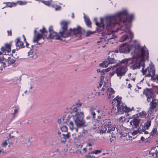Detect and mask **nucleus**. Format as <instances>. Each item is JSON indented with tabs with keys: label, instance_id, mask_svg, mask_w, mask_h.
Returning <instances> with one entry per match:
<instances>
[{
	"label": "nucleus",
	"instance_id": "f257e3e1",
	"mask_svg": "<svg viewBox=\"0 0 158 158\" xmlns=\"http://www.w3.org/2000/svg\"><path fill=\"white\" fill-rule=\"evenodd\" d=\"M134 15L131 14L129 15H128L127 11L124 10L116 14L108 16L106 18V20L107 22V28H109L113 27L114 25L117 26L121 25V29H124L126 31H130V28L128 27L127 25V21L128 20L131 22L133 19Z\"/></svg>",
	"mask_w": 158,
	"mask_h": 158
},
{
	"label": "nucleus",
	"instance_id": "f03ea898",
	"mask_svg": "<svg viewBox=\"0 0 158 158\" xmlns=\"http://www.w3.org/2000/svg\"><path fill=\"white\" fill-rule=\"evenodd\" d=\"M148 50L145 46L143 47L139 44L135 45L133 56L137 58L134 60L131 58V60H129L131 61L130 63L131 64V68L135 70L140 68V66L144 68L145 59L148 60Z\"/></svg>",
	"mask_w": 158,
	"mask_h": 158
},
{
	"label": "nucleus",
	"instance_id": "7ed1b4c3",
	"mask_svg": "<svg viewBox=\"0 0 158 158\" xmlns=\"http://www.w3.org/2000/svg\"><path fill=\"white\" fill-rule=\"evenodd\" d=\"M98 113L97 118H95L93 122V128H99L102 125H103L100 129V134L101 135L107 133H110L115 130V127L114 125L110 119H104L105 114L104 111L100 109L97 111Z\"/></svg>",
	"mask_w": 158,
	"mask_h": 158
},
{
	"label": "nucleus",
	"instance_id": "20e7f679",
	"mask_svg": "<svg viewBox=\"0 0 158 158\" xmlns=\"http://www.w3.org/2000/svg\"><path fill=\"white\" fill-rule=\"evenodd\" d=\"M107 17H106L104 19L101 18L100 23L96 22V25L97 26V27L95 31V32H99L102 31L104 29V26H105L106 29L104 32L102 33V34L103 36L102 39L106 41L116 37V36L114 35L113 32L114 26H116V25H114L113 27L111 26V27L110 28H107V23L106 19Z\"/></svg>",
	"mask_w": 158,
	"mask_h": 158
},
{
	"label": "nucleus",
	"instance_id": "39448f33",
	"mask_svg": "<svg viewBox=\"0 0 158 158\" xmlns=\"http://www.w3.org/2000/svg\"><path fill=\"white\" fill-rule=\"evenodd\" d=\"M69 23L68 22L65 21L61 22V28L60 31V33L61 36H63L64 38H67L71 35H75L77 34L81 33V28L79 26L73 29L70 28V31H68L67 29V26Z\"/></svg>",
	"mask_w": 158,
	"mask_h": 158
},
{
	"label": "nucleus",
	"instance_id": "423d86ee",
	"mask_svg": "<svg viewBox=\"0 0 158 158\" xmlns=\"http://www.w3.org/2000/svg\"><path fill=\"white\" fill-rule=\"evenodd\" d=\"M73 119L77 127H74L73 123L72 121L69 122V125L71 130L75 129L76 132L78 131V128L83 127L86 126L85 122L84 119L83 112H77L73 116Z\"/></svg>",
	"mask_w": 158,
	"mask_h": 158
},
{
	"label": "nucleus",
	"instance_id": "0eeeda50",
	"mask_svg": "<svg viewBox=\"0 0 158 158\" xmlns=\"http://www.w3.org/2000/svg\"><path fill=\"white\" fill-rule=\"evenodd\" d=\"M143 93L146 96L148 102H150V106L148 109L154 111L155 112H157L158 110V99L154 98L155 95L152 89L146 88L144 89Z\"/></svg>",
	"mask_w": 158,
	"mask_h": 158
},
{
	"label": "nucleus",
	"instance_id": "6e6552de",
	"mask_svg": "<svg viewBox=\"0 0 158 158\" xmlns=\"http://www.w3.org/2000/svg\"><path fill=\"white\" fill-rule=\"evenodd\" d=\"M131 60V58H128L122 60L119 63L114 65V67H116L115 73L118 77H119L120 79L121 77L124 75L128 69L127 68V64L129 60Z\"/></svg>",
	"mask_w": 158,
	"mask_h": 158
},
{
	"label": "nucleus",
	"instance_id": "1a4fd4ad",
	"mask_svg": "<svg viewBox=\"0 0 158 158\" xmlns=\"http://www.w3.org/2000/svg\"><path fill=\"white\" fill-rule=\"evenodd\" d=\"M141 71L143 75L148 77H151L154 81L158 83V75H155V68L152 63L151 62L145 70L144 68H142Z\"/></svg>",
	"mask_w": 158,
	"mask_h": 158
},
{
	"label": "nucleus",
	"instance_id": "9d476101",
	"mask_svg": "<svg viewBox=\"0 0 158 158\" xmlns=\"http://www.w3.org/2000/svg\"><path fill=\"white\" fill-rule=\"evenodd\" d=\"M115 30H114V31L116 32L120 31H122L119 32L121 34L125 33V34L123 35L120 40V41L122 42L124 41L129 38L132 40L133 38V33L131 31L130 29V31L127 32L124 29L123 30L121 29V25H118V26H114V28H115Z\"/></svg>",
	"mask_w": 158,
	"mask_h": 158
},
{
	"label": "nucleus",
	"instance_id": "9b49d317",
	"mask_svg": "<svg viewBox=\"0 0 158 158\" xmlns=\"http://www.w3.org/2000/svg\"><path fill=\"white\" fill-rule=\"evenodd\" d=\"M121 97H118V96H117L114 98V99L117 101L116 106L119 114H123L124 112H128L131 110L130 108H128L125 104L121 102Z\"/></svg>",
	"mask_w": 158,
	"mask_h": 158
},
{
	"label": "nucleus",
	"instance_id": "f8f14e48",
	"mask_svg": "<svg viewBox=\"0 0 158 158\" xmlns=\"http://www.w3.org/2000/svg\"><path fill=\"white\" fill-rule=\"evenodd\" d=\"M40 31L41 33L43 34L45 37L47 39H55L56 40H62L61 38V37H63V36L61 35L60 32L59 33L60 36L58 35L57 33L54 31H52L49 34H48L47 31L44 27H43L42 29H40Z\"/></svg>",
	"mask_w": 158,
	"mask_h": 158
},
{
	"label": "nucleus",
	"instance_id": "ddd939ff",
	"mask_svg": "<svg viewBox=\"0 0 158 158\" xmlns=\"http://www.w3.org/2000/svg\"><path fill=\"white\" fill-rule=\"evenodd\" d=\"M36 29L35 28L34 31V36L33 41V42L34 43L37 42L39 45H40L42 44L44 41L42 42H38V41L43 38L45 37V36H44L43 34L41 33V34L38 33L37 35H36Z\"/></svg>",
	"mask_w": 158,
	"mask_h": 158
},
{
	"label": "nucleus",
	"instance_id": "4468645a",
	"mask_svg": "<svg viewBox=\"0 0 158 158\" xmlns=\"http://www.w3.org/2000/svg\"><path fill=\"white\" fill-rule=\"evenodd\" d=\"M141 119L139 118H136L133 119L130 122V123L132 125V127L133 128H136L139 131V130L141 129L142 126L140 125L139 126V124L140 123Z\"/></svg>",
	"mask_w": 158,
	"mask_h": 158
},
{
	"label": "nucleus",
	"instance_id": "2eb2a0df",
	"mask_svg": "<svg viewBox=\"0 0 158 158\" xmlns=\"http://www.w3.org/2000/svg\"><path fill=\"white\" fill-rule=\"evenodd\" d=\"M119 52L121 53H128L130 49L129 45L127 44H122L119 46Z\"/></svg>",
	"mask_w": 158,
	"mask_h": 158
},
{
	"label": "nucleus",
	"instance_id": "dca6fc26",
	"mask_svg": "<svg viewBox=\"0 0 158 158\" xmlns=\"http://www.w3.org/2000/svg\"><path fill=\"white\" fill-rule=\"evenodd\" d=\"M15 45L16 47V50H18L20 48H24L25 46H24L23 43L21 41V39L20 38H17L15 41Z\"/></svg>",
	"mask_w": 158,
	"mask_h": 158
},
{
	"label": "nucleus",
	"instance_id": "f3484780",
	"mask_svg": "<svg viewBox=\"0 0 158 158\" xmlns=\"http://www.w3.org/2000/svg\"><path fill=\"white\" fill-rule=\"evenodd\" d=\"M96 110V108L92 106L89 107V112L90 115L92 116V118L94 120H95L96 118V114L94 110Z\"/></svg>",
	"mask_w": 158,
	"mask_h": 158
},
{
	"label": "nucleus",
	"instance_id": "a211bd4d",
	"mask_svg": "<svg viewBox=\"0 0 158 158\" xmlns=\"http://www.w3.org/2000/svg\"><path fill=\"white\" fill-rule=\"evenodd\" d=\"M154 112V111L148 109L147 112V116L146 118V119H148L152 121L153 120L155 117Z\"/></svg>",
	"mask_w": 158,
	"mask_h": 158
},
{
	"label": "nucleus",
	"instance_id": "6ab92c4d",
	"mask_svg": "<svg viewBox=\"0 0 158 158\" xmlns=\"http://www.w3.org/2000/svg\"><path fill=\"white\" fill-rule=\"evenodd\" d=\"M1 50L3 52L7 51L9 53L11 51L10 44L8 43L5 44L4 46H2L1 48Z\"/></svg>",
	"mask_w": 158,
	"mask_h": 158
},
{
	"label": "nucleus",
	"instance_id": "aec40b11",
	"mask_svg": "<svg viewBox=\"0 0 158 158\" xmlns=\"http://www.w3.org/2000/svg\"><path fill=\"white\" fill-rule=\"evenodd\" d=\"M156 147L152 148L150 152L151 158H158V152L156 149L155 150Z\"/></svg>",
	"mask_w": 158,
	"mask_h": 158
},
{
	"label": "nucleus",
	"instance_id": "412c9836",
	"mask_svg": "<svg viewBox=\"0 0 158 158\" xmlns=\"http://www.w3.org/2000/svg\"><path fill=\"white\" fill-rule=\"evenodd\" d=\"M107 91L106 92V94L107 95H109V97L110 98H113V94H114L115 91L112 88H106Z\"/></svg>",
	"mask_w": 158,
	"mask_h": 158
},
{
	"label": "nucleus",
	"instance_id": "4be33fe9",
	"mask_svg": "<svg viewBox=\"0 0 158 158\" xmlns=\"http://www.w3.org/2000/svg\"><path fill=\"white\" fill-rule=\"evenodd\" d=\"M146 121L144 123V126H142V127L144 129H148L151 125L152 121L148 119H146Z\"/></svg>",
	"mask_w": 158,
	"mask_h": 158
},
{
	"label": "nucleus",
	"instance_id": "5701e85b",
	"mask_svg": "<svg viewBox=\"0 0 158 158\" xmlns=\"http://www.w3.org/2000/svg\"><path fill=\"white\" fill-rule=\"evenodd\" d=\"M70 133L69 132H66V133L62 134L60 135V137H61L62 139H64V140H63V141H65L66 140L70 138Z\"/></svg>",
	"mask_w": 158,
	"mask_h": 158
},
{
	"label": "nucleus",
	"instance_id": "b1692460",
	"mask_svg": "<svg viewBox=\"0 0 158 158\" xmlns=\"http://www.w3.org/2000/svg\"><path fill=\"white\" fill-rule=\"evenodd\" d=\"M16 61V60L14 57H8L7 60V61L8 63V66L14 64Z\"/></svg>",
	"mask_w": 158,
	"mask_h": 158
},
{
	"label": "nucleus",
	"instance_id": "393cba45",
	"mask_svg": "<svg viewBox=\"0 0 158 158\" xmlns=\"http://www.w3.org/2000/svg\"><path fill=\"white\" fill-rule=\"evenodd\" d=\"M3 59H2L1 58H0V70H3V68L5 69L6 66V64L5 62H3L4 59L3 57Z\"/></svg>",
	"mask_w": 158,
	"mask_h": 158
},
{
	"label": "nucleus",
	"instance_id": "a878e982",
	"mask_svg": "<svg viewBox=\"0 0 158 158\" xmlns=\"http://www.w3.org/2000/svg\"><path fill=\"white\" fill-rule=\"evenodd\" d=\"M150 135L153 136L158 135V132L157 131V128L156 127L153 128L152 131L150 133Z\"/></svg>",
	"mask_w": 158,
	"mask_h": 158
},
{
	"label": "nucleus",
	"instance_id": "bb28decb",
	"mask_svg": "<svg viewBox=\"0 0 158 158\" xmlns=\"http://www.w3.org/2000/svg\"><path fill=\"white\" fill-rule=\"evenodd\" d=\"M109 64L108 61L107 59H106V60H105V61L103 62L102 63H101L99 65L100 67H102V68L106 67L108 66Z\"/></svg>",
	"mask_w": 158,
	"mask_h": 158
},
{
	"label": "nucleus",
	"instance_id": "cd10ccee",
	"mask_svg": "<svg viewBox=\"0 0 158 158\" xmlns=\"http://www.w3.org/2000/svg\"><path fill=\"white\" fill-rule=\"evenodd\" d=\"M84 18L85 19V22L87 26L88 27H91V22L90 21L89 19V18L88 17L87 18L85 15L84 16Z\"/></svg>",
	"mask_w": 158,
	"mask_h": 158
},
{
	"label": "nucleus",
	"instance_id": "c85d7f7f",
	"mask_svg": "<svg viewBox=\"0 0 158 158\" xmlns=\"http://www.w3.org/2000/svg\"><path fill=\"white\" fill-rule=\"evenodd\" d=\"M107 59L109 64L116 63V61L114 58H111L110 56H108Z\"/></svg>",
	"mask_w": 158,
	"mask_h": 158
},
{
	"label": "nucleus",
	"instance_id": "c756f323",
	"mask_svg": "<svg viewBox=\"0 0 158 158\" xmlns=\"http://www.w3.org/2000/svg\"><path fill=\"white\" fill-rule=\"evenodd\" d=\"M72 136L74 139L76 140H80L81 139V135L80 134H78V135H77L75 133L73 134L72 135Z\"/></svg>",
	"mask_w": 158,
	"mask_h": 158
},
{
	"label": "nucleus",
	"instance_id": "7c9ffc66",
	"mask_svg": "<svg viewBox=\"0 0 158 158\" xmlns=\"http://www.w3.org/2000/svg\"><path fill=\"white\" fill-rule=\"evenodd\" d=\"M68 119H66L65 117H63L62 119V121L61 119H58V122L59 124L64 123H66L67 121H68Z\"/></svg>",
	"mask_w": 158,
	"mask_h": 158
},
{
	"label": "nucleus",
	"instance_id": "2f4dec72",
	"mask_svg": "<svg viewBox=\"0 0 158 158\" xmlns=\"http://www.w3.org/2000/svg\"><path fill=\"white\" fill-rule=\"evenodd\" d=\"M139 116H140L142 117H145L147 115L146 112L144 111H142L141 112L138 113Z\"/></svg>",
	"mask_w": 158,
	"mask_h": 158
},
{
	"label": "nucleus",
	"instance_id": "473e14b6",
	"mask_svg": "<svg viewBox=\"0 0 158 158\" xmlns=\"http://www.w3.org/2000/svg\"><path fill=\"white\" fill-rule=\"evenodd\" d=\"M19 110V108L18 107H15V109H14V112L12 114L13 116L14 117L15 114H17Z\"/></svg>",
	"mask_w": 158,
	"mask_h": 158
},
{
	"label": "nucleus",
	"instance_id": "72a5a7b5",
	"mask_svg": "<svg viewBox=\"0 0 158 158\" xmlns=\"http://www.w3.org/2000/svg\"><path fill=\"white\" fill-rule=\"evenodd\" d=\"M111 112L114 113L116 114H119V112L118 110V109L117 110L116 108L113 107L111 110Z\"/></svg>",
	"mask_w": 158,
	"mask_h": 158
},
{
	"label": "nucleus",
	"instance_id": "f704fd0d",
	"mask_svg": "<svg viewBox=\"0 0 158 158\" xmlns=\"http://www.w3.org/2000/svg\"><path fill=\"white\" fill-rule=\"evenodd\" d=\"M42 2L44 3V4L46 5H47L48 6H51V2H49L45 1V0H42Z\"/></svg>",
	"mask_w": 158,
	"mask_h": 158
},
{
	"label": "nucleus",
	"instance_id": "c9c22d12",
	"mask_svg": "<svg viewBox=\"0 0 158 158\" xmlns=\"http://www.w3.org/2000/svg\"><path fill=\"white\" fill-rule=\"evenodd\" d=\"M95 32V31H88L86 32V36H89L90 35H92Z\"/></svg>",
	"mask_w": 158,
	"mask_h": 158
},
{
	"label": "nucleus",
	"instance_id": "e433bc0d",
	"mask_svg": "<svg viewBox=\"0 0 158 158\" xmlns=\"http://www.w3.org/2000/svg\"><path fill=\"white\" fill-rule=\"evenodd\" d=\"M34 54H35V53L31 50V51L29 52L28 53V55L30 57L33 58V57Z\"/></svg>",
	"mask_w": 158,
	"mask_h": 158
},
{
	"label": "nucleus",
	"instance_id": "4c0bfd02",
	"mask_svg": "<svg viewBox=\"0 0 158 158\" xmlns=\"http://www.w3.org/2000/svg\"><path fill=\"white\" fill-rule=\"evenodd\" d=\"M61 131L63 132H66L67 131V127L66 126H63L60 127Z\"/></svg>",
	"mask_w": 158,
	"mask_h": 158
},
{
	"label": "nucleus",
	"instance_id": "58836bf2",
	"mask_svg": "<svg viewBox=\"0 0 158 158\" xmlns=\"http://www.w3.org/2000/svg\"><path fill=\"white\" fill-rule=\"evenodd\" d=\"M101 151L100 150H97L94 151H93L90 152L91 154H98L101 152Z\"/></svg>",
	"mask_w": 158,
	"mask_h": 158
},
{
	"label": "nucleus",
	"instance_id": "ea45409f",
	"mask_svg": "<svg viewBox=\"0 0 158 158\" xmlns=\"http://www.w3.org/2000/svg\"><path fill=\"white\" fill-rule=\"evenodd\" d=\"M15 3H11L10 2H7L6 4V6L7 7H11L14 6H15Z\"/></svg>",
	"mask_w": 158,
	"mask_h": 158
},
{
	"label": "nucleus",
	"instance_id": "a19ab883",
	"mask_svg": "<svg viewBox=\"0 0 158 158\" xmlns=\"http://www.w3.org/2000/svg\"><path fill=\"white\" fill-rule=\"evenodd\" d=\"M53 153L54 154V155H59L60 153H61V152L59 150V149H57Z\"/></svg>",
	"mask_w": 158,
	"mask_h": 158
},
{
	"label": "nucleus",
	"instance_id": "79ce46f5",
	"mask_svg": "<svg viewBox=\"0 0 158 158\" xmlns=\"http://www.w3.org/2000/svg\"><path fill=\"white\" fill-rule=\"evenodd\" d=\"M90 154H91L90 153V152H89L88 153V155H86L85 156V158H94L95 157V156H93L91 155H90Z\"/></svg>",
	"mask_w": 158,
	"mask_h": 158
},
{
	"label": "nucleus",
	"instance_id": "37998d69",
	"mask_svg": "<svg viewBox=\"0 0 158 158\" xmlns=\"http://www.w3.org/2000/svg\"><path fill=\"white\" fill-rule=\"evenodd\" d=\"M18 3L20 5H23L26 4L27 2L25 1H19L18 2Z\"/></svg>",
	"mask_w": 158,
	"mask_h": 158
},
{
	"label": "nucleus",
	"instance_id": "c03bdc74",
	"mask_svg": "<svg viewBox=\"0 0 158 158\" xmlns=\"http://www.w3.org/2000/svg\"><path fill=\"white\" fill-rule=\"evenodd\" d=\"M146 130H147V129H144L143 128V127L141 128V129L139 130V131H142L144 132V134H148V132L147 131H146Z\"/></svg>",
	"mask_w": 158,
	"mask_h": 158
},
{
	"label": "nucleus",
	"instance_id": "a18cd8bd",
	"mask_svg": "<svg viewBox=\"0 0 158 158\" xmlns=\"http://www.w3.org/2000/svg\"><path fill=\"white\" fill-rule=\"evenodd\" d=\"M78 111H80V110L77 107H74L73 110V112H76V113H77V112Z\"/></svg>",
	"mask_w": 158,
	"mask_h": 158
},
{
	"label": "nucleus",
	"instance_id": "49530a36",
	"mask_svg": "<svg viewBox=\"0 0 158 158\" xmlns=\"http://www.w3.org/2000/svg\"><path fill=\"white\" fill-rule=\"evenodd\" d=\"M112 137H110V141L112 142L115 139V136H113L112 135H111Z\"/></svg>",
	"mask_w": 158,
	"mask_h": 158
},
{
	"label": "nucleus",
	"instance_id": "de8ad7c7",
	"mask_svg": "<svg viewBox=\"0 0 158 158\" xmlns=\"http://www.w3.org/2000/svg\"><path fill=\"white\" fill-rule=\"evenodd\" d=\"M7 145V143L6 141H4L2 143V146L4 147H6Z\"/></svg>",
	"mask_w": 158,
	"mask_h": 158
},
{
	"label": "nucleus",
	"instance_id": "09e8293b",
	"mask_svg": "<svg viewBox=\"0 0 158 158\" xmlns=\"http://www.w3.org/2000/svg\"><path fill=\"white\" fill-rule=\"evenodd\" d=\"M49 31L50 33L54 31L52 30V27L51 26H50L49 28Z\"/></svg>",
	"mask_w": 158,
	"mask_h": 158
},
{
	"label": "nucleus",
	"instance_id": "8fccbe9b",
	"mask_svg": "<svg viewBox=\"0 0 158 158\" xmlns=\"http://www.w3.org/2000/svg\"><path fill=\"white\" fill-rule=\"evenodd\" d=\"M60 6H59L57 5L55 8V10H59L60 9Z\"/></svg>",
	"mask_w": 158,
	"mask_h": 158
},
{
	"label": "nucleus",
	"instance_id": "3c124183",
	"mask_svg": "<svg viewBox=\"0 0 158 158\" xmlns=\"http://www.w3.org/2000/svg\"><path fill=\"white\" fill-rule=\"evenodd\" d=\"M138 131H139L138 130H138H136L135 131H134V132L132 133V134L134 135H135L136 134H137V133H138Z\"/></svg>",
	"mask_w": 158,
	"mask_h": 158
},
{
	"label": "nucleus",
	"instance_id": "603ef678",
	"mask_svg": "<svg viewBox=\"0 0 158 158\" xmlns=\"http://www.w3.org/2000/svg\"><path fill=\"white\" fill-rule=\"evenodd\" d=\"M7 33H8V36H11V35H12V32H11V30H10V31L8 30V31H7Z\"/></svg>",
	"mask_w": 158,
	"mask_h": 158
},
{
	"label": "nucleus",
	"instance_id": "864d4df0",
	"mask_svg": "<svg viewBox=\"0 0 158 158\" xmlns=\"http://www.w3.org/2000/svg\"><path fill=\"white\" fill-rule=\"evenodd\" d=\"M113 52L115 53H117L119 52V46L118 47L117 49L114 50Z\"/></svg>",
	"mask_w": 158,
	"mask_h": 158
},
{
	"label": "nucleus",
	"instance_id": "5fc2aeb1",
	"mask_svg": "<svg viewBox=\"0 0 158 158\" xmlns=\"http://www.w3.org/2000/svg\"><path fill=\"white\" fill-rule=\"evenodd\" d=\"M110 68H108L106 69L105 70L104 69L103 70H104L106 72H107L109 71L110 70Z\"/></svg>",
	"mask_w": 158,
	"mask_h": 158
},
{
	"label": "nucleus",
	"instance_id": "6e6d98bb",
	"mask_svg": "<svg viewBox=\"0 0 158 158\" xmlns=\"http://www.w3.org/2000/svg\"><path fill=\"white\" fill-rule=\"evenodd\" d=\"M125 119V118L124 117H121L119 118L120 120H122L123 121H124Z\"/></svg>",
	"mask_w": 158,
	"mask_h": 158
},
{
	"label": "nucleus",
	"instance_id": "4d7b16f0",
	"mask_svg": "<svg viewBox=\"0 0 158 158\" xmlns=\"http://www.w3.org/2000/svg\"><path fill=\"white\" fill-rule=\"evenodd\" d=\"M4 152V151L3 149L0 148V154H1L2 153H3Z\"/></svg>",
	"mask_w": 158,
	"mask_h": 158
},
{
	"label": "nucleus",
	"instance_id": "13d9d810",
	"mask_svg": "<svg viewBox=\"0 0 158 158\" xmlns=\"http://www.w3.org/2000/svg\"><path fill=\"white\" fill-rule=\"evenodd\" d=\"M92 118V117L90 116H88L86 117V119H91Z\"/></svg>",
	"mask_w": 158,
	"mask_h": 158
},
{
	"label": "nucleus",
	"instance_id": "bf43d9fd",
	"mask_svg": "<svg viewBox=\"0 0 158 158\" xmlns=\"http://www.w3.org/2000/svg\"><path fill=\"white\" fill-rule=\"evenodd\" d=\"M104 78V76L102 75L101 77V82L102 81H103V80Z\"/></svg>",
	"mask_w": 158,
	"mask_h": 158
},
{
	"label": "nucleus",
	"instance_id": "052dcab7",
	"mask_svg": "<svg viewBox=\"0 0 158 158\" xmlns=\"http://www.w3.org/2000/svg\"><path fill=\"white\" fill-rule=\"evenodd\" d=\"M81 105H82V104L81 103H79L77 104V107L78 108H79V107H81Z\"/></svg>",
	"mask_w": 158,
	"mask_h": 158
},
{
	"label": "nucleus",
	"instance_id": "680f3d73",
	"mask_svg": "<svg viewBox=\"0 0 158 158\" xmlns=\"http://www.w3.org/2000/svg\"><path fill=\"white\" fill-rule=\"evenodd\" d=\"M115 73V71H113L112 72L110 73V74L111 76L112 77V76H113Z\"/></svg>",
	"mask_w": 158,
	"mask_h": 158
},
{
	"label": "nucleus",
	"instance_id": "e2e57ef3",
	"mask_svg": "<svg viewBox=\"0 0 158 158\" xmlns=\"http://www.w3.org/2000/svg\"><path fill=\"white\" fill-rule=\"evenodd\" d=\"M144 139H145V138H144L143 137V136H142L141 137V138H140V139L142 141H144Z\"/></svg>",
	"mask_w": 158,
	"mask_h": 158
},
{
	"label": "nucleus",
	"instance_id": "0e129e2a",
	"mask_svg": "<svg viewBox=\"0 0 158 158\" xmlns=\"http://www.w3.org/2000/svg\"><path fill=\"white\" fill-rule=\"evenodd\" d=\"M126 138H127V137L128 138H130L131 137V136L129 135V134H126L125 135Z\"/></svg>",
	"mask_w": 158,
	"mask_h": 158
},
{
	"label": "nucleus",
	"instance_id": "69168bd1",
	"mask_svg": "<svg viewBox=\"0 0 158 158\" xmlns=\"http://www.w3.org/2000/svg\"><path fill=\"white\" fill-rule=\"evenodd\" d=\"M23 37L24 38V41H26L25 37V36H24V35H23Z\"/></svg>",
	"mask_w": 158,
	"mask_h": 158
},
{
	"label": "nucleus",
	"instance_id": "338daca9",
	"mask_svg": "<svg viewBox=\"0 0 158 158\" xmlns=\"http://www.w3.org/2000/svg\"><path fill=\"white\" fill-rule=\"evenodd\" d=\"M105 88H106V86H103V87L102 88L101 90L102 91H104L105 89Z\"/></svg>",
	"mask_w": 158,
	"mask_h": 158
},
{
	"label": "nucleus",
	"instance_id": "774afa93",
	"mask_svg": "<svg viewBox=\"0 0 158 158\" xmlns=\"http://www.w3.org/2000/svg\"><path fill=\"white\" fill-rule=\"evenodd\" d=\"M155 92L156 93L158 94V88L156 89Z\"/></svg>",
	"mask_w": 158,
	"mask_h": 158
}]
</instances>
